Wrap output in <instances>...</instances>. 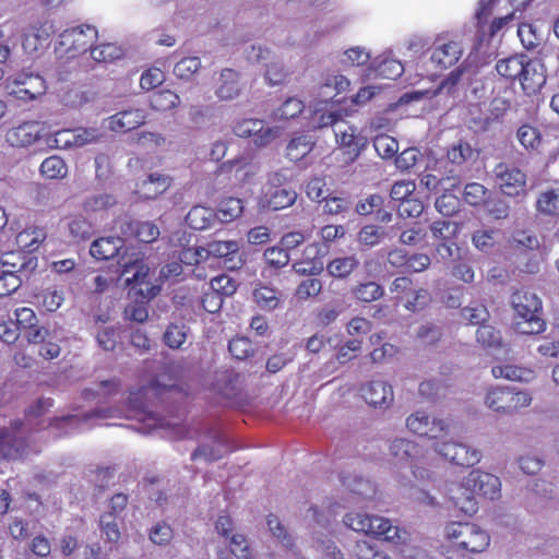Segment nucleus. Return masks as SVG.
Listing matches in <instances>:
<instances>
[{"label":"nucleus","mask_w":559,"mask_h":559,"mask_svg":"<svg viewBox=\"0 0 559 559\" xmlns=\"http://www.w3.org/2000/svg\"><path fill=\"white\" fill-rule=\"evenodd\" d=\"M490 543L489 535L472 523L452 522L444 527L443 554L448 559H465L483 552Z\"/></svg>","instance_id":"1"},{"label":"nucleus","mask_w":559,"mask_h":559,"mask_svg":"<svg viewBox=\"0 0 559 559\" xmlns=\"http://www.w3.org/2000/svg\"><path fill=\"white\" fill-rule=\"evenodd\" d=\"M121 277L127 286L136 289L143 299L150 300L158 295L160 286L151 281L150 266L139 252H132L121 258Z\"/></svg>","instance_id":"2"},{"label":"nucleus","mask_w":559,"mask_h":559,"mask_svg":"<svg viewBox=\"0 0 559 559\" xmlns=\"http://www.w3.org/2000/svg\"><path fill=\"white\" fill-rule=\"evenodd\" d=\"M511 305L518 316L515 329L522 334H538L545 330V321L539 318L542 301L527 290H518L511 297Z\"/></svg>","instance_id":"3"},{"label":"nucleus","mask_w":559,"mask_h":559,"mask_svg":"<svg viewBox=\"0 0 559 559\" xmlns=\"http://www.w3.org/2000/svg\"><path fill=\"white\" fill-rule=\"evenodd\" d=\"M346 526L366 535H373L390 542L405 543L407 533L393 526L388 519L361 513H349L344 518Z\"/></svg>","instance_id":"4"},{"label":"nucleus","mask_w":559,"mask_h":559,"mask_svg":"<svg viewBox=\"0 0 559 559\" xmlns=\"http://www.w3.org/2000/svg\"><path fill=\"white\" fill-rule=\"evenodd\" d=\"M533 397L527 390L511 386H493L488 389L485 405L495 413L513 415L532 404Z\"/></svg>","instance_id":"5"},{"label":"nucleus","mask_w":559,"mask_h":559,"mask_svg":"<svg viewBox=\"0 0 559 559\" xmlns=\"http://www.w3.org/2000/svg\"><path fill=\"white\" fill-rule=\"evenodd\" d=\"M433 449L450 463L462 467H472L478 464L483 456L479 449L462 442L437 441Z\"/></svg>","instance_id":"6"},{"label":"nucleus","mask_w":559,"mask_h":559,"mask_svg":"<svg viewBox=\"0 0 559 559\" xmlns=\"http://www.w3.org/2000/svg\"><path fill=\"white\" fill-rule=\"evenodd\" d=\"M234 133L239 138H251L254 145L267 146L282 134V128L266 126L260 119H242L235 123Z\"/></svg>","instance_id":"7"},{"label":"nucleus","mask_w":559,"mask_h":559,"mask_svg":"<svg viewBox=\"0 0 559 559\" xmlns=\"http://www.w3.org/2000/svg\"><path fill=\"white\" fill-rule=\"evenodd\" d=\"M45 80L32 72H21L9 80L8 94L23 102L33 100L46 93Z\"/></svg>","instance_id":"8"},{"label":"nucleus","mask_w":559,"mask_h":559,"mask_svg":"<svg viewBox=\"0 0 559 559\" xmlns=\"http://www.w3.org/2000/svg\"><path fill=\"white\" fill-rule=\"evenodd\" d=\"M407 429L420 437L438 440L449 433V425L440 418H431L424 411H416L406 418Z\"/></svg>","instance_id":"9"},{"label":"nucleus","mask_w":559,"mask_h":559,"mask_svg":"<svg viewBox=\"0 0 559 559\" xmlns=\"http://www.w3.org/2000/svg\"><path fill=\"white\" fill-rule=\"evenodd\" d=\"M98 32L95 26L80 25L68 28L60 34V45L66 47L72 56L85 52L93 47L97 39Z\"/></svg>","instance_id":"10"},{"label":"nucleus","mask_w":559,"mask_h":559,"mask_svg":"<svg viewBox=\"0 0 559 559\" xmlns=\"http://www.w3.org/2000/svg\"><path fill=\"white\" fill-rule=\"evenodd\" d=\"M334 134L337 145L344 150L348 162H354L367 145V138L356 127L344 121L336 124Z\"/></svg>","instance_id":"11"},{"label":"nucleus","mask_w":559,"mask_h":559,"mask_svg":"<svg viewBox=\"0 0 559 559\" xmlns=\"http://www.w3.org/2000/svg\"><path fill=\"white\" fill-rule=\"evenodd\" d=\"M122 416L120 413L118 414L116 411L111 409H95L93 412L84 414L82 417L79 415H69L60 418H55L50 425L57 428H64V433H70L73 430H83L85 428H91L92 426L98 424L103 419Z\"/></svg>","instance_id":"12"},{"label":"nucleus","mask_w":559,"mask_h":559,"mask_svg":"<svg viewBox=\"0 0 559 559\" xmlns=\"http://www.w3.org/2000/svg\"><path fill=\"white\" fill-rule=\"evenodd\" d=\"M492 173L496 183L503 194L516 197L525 191L526 176L520 169L504 163H499Z\"/></svg>","instance_id":"13"},{"label":"nucleus","mask_w":559,"mask_h":559,"mask_svg":"<svg viewBox=\"0 0 559 559\" xmlns=\"http://www.w3.org/2000/svg\"><path fill=\"white\" fill-rule=\"evenodd\" d=\"M146 118L144 109L131 107L106 118L103 127L115 133H127L144 124Z\"/></svg>","instance_id":"14"},{"label":"nucleus","mask_w":559,"mask_h":559,"mask_svg":"<svg viewBox=\"0 0 559 559\" xmlns=\"http://www.w3.org/2000/svg\"><path fill=\"white\" fill-rule=\"evenodd\" d=\"M204 250L205 258L212 255L224 259V265L228 270H239L245 263L239 243L235 240H214L209 242Z\"/></svg>","instance_id":"15"},{"label":"nucleus","mask_w":559,"mask_h":559,"mask_svg":"<svg viewBox=\"0 0 559 559\" xmlns=\"http://www.w3.org/2000/svg\"><path fill=\"white\" fill-rule=\"evenodd\" d=\"M464 52L463 44L457 39L443 41L438 38L431 52L430 60L440 70L453 67L462 58Z\"/></svg>","instance_id":"16"},{"label":"nucleus","mask_w":559,"mask_h":559,"mask_svg":"<svg viewBox=\"0 0 559 559\" xmlns=\"http://www.w3.org/2000/svg\"><path fill=\"white\" fill-rule=\"evenodd\" d=\"M58 27L51 20H46L38 25L27 27L22 35V48L28 53H35L45 45H47L51 35L57 32Z\"/></svg>","instance_id":"17"},{"label":"nucleus","mask_w":559,"mask_h":559,"mask_svg":"<svg viewBox=\"0 0 559 559\" xmlns=\"http://www.w3.org/2000/svg\"><path fill=\"white\" fill-rule=\"evenodd\" d=\"M117 204V198L107 192L86 195L82 203V212L94 219L98 225L107 219L108 211Z\"/></svg>","instance_id":"18"},{"label":"nucleus","mask_w":559,"mask_h":559,"mask_svg":"<svg viewBox=\"0 0 559 559\" xmlns=\"http://www.w3.org/2000/svg\"><path fill=\"white\" fill-rule=\"evenodd\" d=\"M467 484L473 487L472 490H474L475 496H483L489 500H496L500 497L501 481L493 474L473 469L467 475Z\"/></svg>","instance_id":"19"},{"label":"nucleus","mask_w":559,"mask_h":559,"mask_svg":"<svg viewBox=\"0 0 559 559\" xmlns=\"http://www.w3.org/2000/svg\"><path fill=\"white\" fill-rule=\"evenodd\" d=\"M362 399L371 406L389 408L394 401L392 385L383 380H372L360 388Z\"/></svg>","instance_id":"20"},{"label":"nucleus","mask_w":559,"mask_h":559,"mask_svg":"<svg viewBox=\"0 0 559 559\" xmlns=\"http://www.w3.org/2000/svg\"><path fill=\"white\" fill-rule=\"evenodd\" d=\"M43 128L36 121H27L7 132V142L14 147H27L41 136Z\"/></svg>","instance_id":"21"},{"label":"nucleus","mask_w":559,"mask_h":559,"mask_svg":"<svg viewBox=\"0 0 559 559\" xmlns=\"http://www.w3.org/2000/svg\"><path fill=\"white\" fill-rule=\"evenodd\" d=\"M472 486L467 484V476L460 484H454L449 489V498L454 507L467 515L477 512L478 506Z\"/></svg>","instance_id":"22"},{"label":"nucleus","mask_w":559,"mask_h":559,"mask_svg":"<svg viewBox=\"0 0 559 559\" xmlns=\"http://www.w3.org/2000/svg\"><path fill=\"white\" fill-rule=\"evenodd\" d=\"M297 200V192L292 187L263 189L260 205L263 209L278 211L292 206Z\"/></svg>","instance_id":"23"},{"label":"nucleus","mask_w":559,"mask_h":559,"mask_svg":"<svg viewBox=\"0 0 559 559\" xmlns=\"http://www.w3.org/2000/svg\"><path fill=\"white\" fill-rule=\"evenodd\" d=\"M139 393L132 394L129 399V405L123 416L128 418H134L143 423L144 427L141 428L142 432L148 433L157 428H163L167 424L163 418L157 416L155 413L148 412L138 405Z\"/></svg>","instance_id":"24"},{"label":"nucleus","mask_w":559,"mask_h":559,"mask_svg":"<svg viewBox=\"0 0 559 559\" xmlns=\"http://www.w3.org/2000/svg\"><path fill=\"white\" fill-rule=\"evenodd\" d=\"M390 454L395 464L411 466L415 461L420 459L423 450L414 441L405 438H396L390 444Z\"/></svg>","instance_id":"25"},{"label":"nucleus","mask_w":559,"mask_h":559,"mask_svg":"<svg viewBox=\"0 0 559 559\" xmlns=\"http://www.w3.org/2000/svg\"><path fill=\"white\" fill-rule=\"evenodd\" d=\"M523 67L520 76L523 91L527 94L537 92L546 83L544 66L539 61L528 60L526 57Z\"/></svg>","instance_id":"26"},{"label":"nucleus","mask_w":559,"mask_h":559,"mask_svg":"<svg viewBox=\"0 0 559 559\" xmlns=\"http://www.w3.org/2000/svg\"><path fill=\"white\" fill-rule=\"evenodd\" d=\"M242 90L239 74L233 69L222 70L216 82L215 95L221 100H233L237 98Z\"/></svg>","instance_id":"27"},{"label":"nucleus","mask_w":559,"mask_h":559,"mask_svg":"<svg viewBox=\"0 0 559 559\" xmlns=\"http://www.w3.org/2000/svg\"><path fill=\"white\" fill-rule=\"evenodd\" d=\"M22 423L16 420L13 423L12 431L0 430V457L15 459L21 455V435L19 432Z\"/></svg>","instance_id":"28"},{"label":"nucleus","mask_w":559,"mask_h":559,"mask_svg":"<svg viewBox=\"0 0 559 559\" xmlns=\"http://www.w3.org/2000/svg\"><path fill=\"white\" fill-rule=\"evenodd\" d=\"M371 69L377 76L389 80H396L404 72L403 63L390 53L374 58L371 62Z\"/></svg>","instance_id":"29"},{"label":"nucleus","mask_w":559,"mask_h":559,"mask_svg":"<svg viewBox=\"0 0 559 559\" xmlns=\"http://www.w3.org/2000/svg\"><path fill=\"white\" fill-rule=\"evenodd\" d=\"M491 373L496 379L519 382H531L535 378L534 370L512 364L496 365L491 368Z\"/></svg>","instance_id":"30"},{"label":"nucleus","mask_w":559,"mask_h":559,"mask_svg":"<svg viewBox=\"0 0 559 559\" xmlns=\"http://www.w3.org/2000/svg\"><path fill=\"white\" fill-rule=\"evenodd\" d=\"M122 246L120 237H102L92 242L90 253L96 260H109L118 254Z\"/></svg>","instance_id":"31"},{"label":"nucleus","mask_w":559,"mask_h":559,"mask_svg":"<svg viewBox=\"0 0 559 559\" xmlns=\"http://www.w3.org/2000/svg\"><path fill=\"white\" fill-rule=\"evenodd\" d=\"M464 71V64L451 71L448 76L440 83V85L433 91H417L415 92L416 98L421 97H433L437 95L445 94L449 96H455L457 92V84L462 78Z\"/></svg>","instance_id":"32"},{"label":"nucleus","mask_w":559,"mask_h":559,"mask_svg":"<svg viewBox=\"0 0 559 559\" xmlns=\"http://www.w3.org/2000/svg\"><path fill=\"white\" fill-rule=\"evenodd\" d=\"M359 266V259L355 254L335 257L325 266L326 272L334 278H347Z\"/></svg>","instance_id":"33"},{"label":"nucleus","mask_w":559,"mask_h":559,"mask_svg":"<svg viewBox=\"0 0 559 559\" xmlns=\"http://www.w3.org/2000/svg\"><path fill=\"white\" fill-rule=\"evenodd\" d=\"M97 226L99 225L83 212L72 216L68 223L70 236L76 241L90 239Z\"/></svg>","instance_id":"34"},{"label":"nucleus","mask_w":559,"mask_h":559,"mask_svg":"<svg viewBox=\"0 0 559 559\" xmlns=\"http://www.w3.org/2000/svg\"><path fill=\"white\" fill-rule=\"evenodd\" d=\"M37 261L21 252H7L0 258V266L3 271H11L13 274H21L26 270H34Z\"/></svg>","instance_id":"35"},{"label":"nucleus","mask_w":559,"mask_h":559,"mask_svg":"<svg viewBox=\"0 0 559 559\" xmlns=\"http://www.w3.org/2000/svg\"><path fill=\"white\" fill-rule=\"evenodd\" d=\"M171 183L169 176L151 174L141 185L140 192L145 199H153L165 192Z\"/></svg>","instance_id":"36"},{"label":"nucleus","mask_w":559,"mask_h":559,"mask_svg":"<svg viewBox=\"0 0 559 559\" xmlns=\"http://www.w3.org/2000/svg\"><path fill=\"white\" fill-rule=\"evenodd\" d=\"M525 55H515L501 59L496 63V70L506 79L520 80L521 73L524 69L523 64L525 62Z\"/></svg>","instance_id":"37"},{"label":"nucleus","mask_w":559,"mask_h":559,"mask_svg":"<svg viewBox=\"0 0 559 559\" xmlns=\"http://www.w3.org/2000/svg\"><path fill=\"white\" fill-rule=\"evenodd\" d=\"M215 213L212 209L205 206H193L186 216L187 224L197 230L209 228L214 219Z\"/></svg>","instance_id":"38"},{"label":"nucleus","mask_w":559,"mask_h":559,"mask_svg":"<svg viewBox=\"0 0 559 559\" xmlns=\"http://www.w3.org/2000/svg\"><path fill=\"white\" fill-rule=\"evenodd\" d=\"M500 238L501 233L498 229H478L472 235V243L477 250L489 253L500 241Z\"/></svg>","instance_id":"39"},{"label":"nucleus","mask_w":559,"mask_h":559,"mask_svg":"<svg viewBox=\"0 0 559 559\" xmlns=\"http://www.w3.org/2000/svg\"><path fill=\"white\" fill-rule=\"evenodd\" d=\"M536 210L546 216L559 215V189H547L539 193Z\"/></svg>","instance_id":"40"},{"label":"nucleus","mask_w":559,"mask_h":559,"mask_svg":"<svg viewBox=\"0 0 559 559\" xmlns=\"http://www.w3.org/2000/svg\"><path fill=\"white\" fill-rule=\"evenodd\" d=\"M386 233L383 227L377 225H366L357 234V242L361 249H370L385 238Z\"/></svg>","instance_id":"41"},{"label":"nucleus","mask_w":559,"mask_h":559,"mask_svg":"<svg viewBox=\"0 0 559 559\" xmlns=\"http://www.w3.org/2000/svg\"><path fill=\"white\" fill-rule=\"evenodd\" d=\"M255 304L264 310H274L281 302L280 293L270 286L260 285L253 290Z\"/></svg>","instance_id":"42"},{"label":"nucleus","mask_w":559,"mask_h":559,"mask_svg":"<svg viewBox=\"0 0 559 559\" xmlns=\"http://www.w3.org/2000/svg\"><path fill=\"white\" fill-rule=\"evenodd\" d=\"M344 115L348 116L349 112L347 110H345V112L343 114L338 109H336V110L329 109V110H324V111L316 110L311 118L310 126L314 129H320V128H325V127L332 126L333 130L335 131L336 124L342 123Z\"/></svg>","instance_id":"43"},{"label":"nucleus","mask_w":559,"mask_h":559,"mask_svg":"<svg viewBox=\"0 0 559 559\" xmlns=\"http://www.w3.org/2000/svg\"><path fill=\"white\" fill-rule=\"evenodd\" d=\"M40 174L47 179H63L68 175V166L59 156H49L40 165Z\"/></svg>","instance_id":"44"},{"label":"nucleus","mask_w":559,"mask_h":559,"mask_svg":"<svg viewBox=\"0 0 559 559\" xmlns=\"http://www.w3.org/2000/svg\"><path fill=\"white\" fill-rule=\"evenodd\" d=\"M313 148V141L309 135H298L287 145V157L293 162H298L307 156Z\"/></svg>","instance_id":"45"},{"label":"nucleus","mask_w":559,"mask_h":559,"mask_svg":"<svg viewBox=\"0 0 559 559\" xmlns=\"http://www.w3.org/2000/svg\"><path fill=\"white\" fill-rule=\"evenodd\" d=\"M384 294L381 285L376 282L360 283L352 288V295L361 302H372Z\"/></svg>","instance_id":"46"},{"label":"nucleus","mask_w":559,"mask_h":559,"mask_svg":"<svg viewBox=\"0 0 559 559\" xmlns=\"http://www.w3.org/2000/svg\"><path fill=\"white\" fill-rule=\"evenodd\" d=\"M122 56V48L112 43H105L91 48V57L96 62H112Z\"/></svg>","instance_id":"47"},{"label":"nucleus","mask_w":559,"mask_h":559,"mask_svg":"<svg viewBox=\"0 0 559 559\" xmlns=\"http://www.w3.org/2000/svg\"><path fill=\"white\" fill-rule=\"evenodd\" d=\"M45 239V233L39 228H27L16 236L17 246L25 251L33 252Z\"/></svg>","instance_id":"48"},{"label":"nucleus","mask_w":559,"mask_h":559,"mask_svg":"<svg viewBox=\"0 0 559 559\" xmlns=\"http://www.w3.org/2000/svg\"><path fill=\"white\" fill-rule=\"evenodd\" d=\"M243 206L240 199L228 198L219 203L217 213L215 216L222 223L231 222L239 217L242 213Z\"/></svg>","instance_id":"49"},{"label":"nucleus","mask_w":559,"mask_h":559,"mask_svg":"<svg viewBox=\"0 0 559 559\" xmlns=\"http://www.w3.org/2000/svg\"><path fill=\"white\" fill-rule=\"evenodd\" d=\"M305 109L304 102L297 97L287 98L273 112V119L276 121L288 120L298 117Z\"/></svg>","instance_id":"50"},{"label":"nucleus","mask_w":559,"mask_h":559,"mask_svg":"<svg viewBox=\"0 0 559 559\" xmlns=\"http://www.w3.org/2000/svg\"><path fill=\"white\" fill-rule=\"evenodd\" d=\"M16 41V29L13 25L7 24L0 27V63H4L9 59Z\"/></svg>","instance_id":"51"},{"label":"nucleus","mask_w":559,"mask_h":559,"mask_svg":"<svg viewBox=\"0 0 559 559\" xmlns=\"http://www.w3.org/2000/svg\"><path fill=\"white\" fill-rule=\"evenodd\" d=\"M476 340L492 352L499 350L502 346L499 331L490 325H480L476 332Z\"/></svg>","instance_id":"52"},{"label":"nucleus","mask_w":559,"mask_h":559,"mask_svg":"<svg viewBox=\"0 0 559 559\" xmlns=\"http://www.w3.org/2000/svg\"><path fill=\"white\" fill-rule=\"evenodd\" d=\"M179 104V96L169 90L157 92L151 97L152 108L159 111L170 110Z\"/></svg>","instance_id":"53"},{"label":"nucleus","mask_w":559,"mask_h":559,"mask_svg":"<svg viewBox=\"0 0 559 559\" xmlns=\"http://www.w3.org/2000/svg\"><path fill=\"white\" fill-rule=\"evenodd\" d=\"M187 326L183 323H170L165 333L164 342L170 348H179L187 340Z\"/></svg>","instance_id":"54"},{"label":"nucleus","mask_w":559,"mask_h":559,"mask_svg":"<svg viewBox=\"0 0 559 559\" xmlns=\"http://www.w3.org/2000/svg\"><path fill=\"white\" fill-rule=\"evenodd\" d=\"M264 66V78L269 85L275 86L282 84L285 81L287 72L283 63L277 58H272Z\"/></svg>","instance_id":"55"},{"label":"nucleus","mask_w":559,"mask_h":559,"mask_svg":"<svg viewBox=\"0 0 559 559\" xmlns=\"http://www.w3.org/2000/svg\"><path fill=\"white\" fill-rule=\"evenodd\" d=\"M373 146L381 158H392L399 151L397 141L386 134H379L373 140Z\"/></svg>","instance_id":"56"},{"label":"nucleus","mask_w":559,"mask_h":559,"mask_svg":"<svg viewBox=\"0 0 559 559\" xmlns=\"http://www.w3.org/2000/svg\"><path fill=\"white\" fill-rule=\"evenodd\" d=\"M118 518L112 513H104L99 519L102 534L110 543H117L120 538Z\"/></svg>","instance_id":"57"},{"label":"nucleus","mask_w":559,"mask_h":559,"mask_svg":"<svg viewBox=\"0 0 559 559\" xmlns=\"http://www.w3.org/2000/svg\"><path fill=\"white\" fill-rule=\"evenodd\" d=\"M134 236L142 242L150 243L159 236L158 227L151 222H134L130 225Z\"/></svg>","instance_id":"58"},{"label":"nucleus","mask_w":559,"mask_h":559,"mask_svg":"<svg viewBox=\"0 0 559 559\" xmlns=\"http://www.w3.org/2000/svg\"><path fill=\"white\" fill-rule=\"evenodd\" d=\"M322 290V282L319 278H307L300 282L295 289V297L300 301L317 297Z\"/></svg>","instance_id":"59"},{"label":"nucleus","mask_w":559,"mask_h":559,"mask_svg":"<svg viewBox=\"0 0 559 559\" xmlns=\"http://www.w3.org/2000/svg\"><path fill=\"white\" fill-rule=\"evenodd\" d=\"M430 231L435 239L449 241L459 233V226L450 221H437L430 225Z\"/></svg>","instance_id":"60"},{"label":"nucleus","mask_w":559,"mask_h":559,"mask_svg":"<svg viewBox=\"0 0 559 559\" xmlns=\"http://www.w3.org/2000/svg\"><path fill=\"white\" fill-rule=\"evenodd\" d=\"M74 129L59 130L47 139V143L50 147L58 150H71L73 148Z\"/></svg>","instance_id":"61"},{"label":"nucleus","mask_w":559,"mask_h":559,"mask_svg":"<svg viewBox=\"0 0 559 559\" xmlns=\"http://www.w3.org/2000/svg\"><path fill=\"white\" fill-rule=\"evenodd\" d=\"M200 68L201 60L198 57H186L175 64L174 73L180 79H190Z\"/></svg>","instance_id":"62"},{"label":"nucleus","mask_w":559,"mask_h":559,"mask_svg":"<svg viewBox=\"0 0 559 559\" xmlns=\"http://www.w3.org/2000/svg\"><path fill=\"white\" fill-rule=\"evenodd\" d=\"M487 189L478 182L467 183L464 188L463 198L466 203L473 206L480 205L486 201Z\"/></svg>","instance_id":"63"},{"label":"nucleus","mask_w":559,"mask_h":559,"mask_svg":"<svg viewBox=\"0 0 559 559\" xmlns=\"http://www.w3.org/2000/svg\"><path fill=\"white\" fill-rule=\"evenodd\" d=\"M475 151L468 143L460 142L448 151V158L452 164L462 165L474 157Z\"/></svg>","instance_id":"64"}]
</instances>
